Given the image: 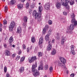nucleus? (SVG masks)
Wrapping results in <instances>:
<instances>
[{"label":"nucleus","mask_w":77,"mask_h":77,"mask_svg":"<svg viewBox=\"0 0 77 77\" xmlns=\"http://www.w3.org/2000/svg\"><path fill=\"white\" fill-rule=\"evenodd\" d=\"M25 59V57H22L20 59V62H22L24 61V60Z\"/></svg>","instance_id":"35"},{"label":"nucleus","mask_w":77,"mask_h":77,"mask_svg":"<svg viewBox=\"0 0 77 77\" xmlns=\"http://www.w3.org/2000/svg\"><path fill=\"white\" fill-rule=\"evenodd\" d=\"M44 66H43V65L42 64L40 65L38 67V70H41V69H43Z\"/></svg>","instance_id":"23"},{"label":"nucleus","mask_w":77,"mask_h":77,"mask_svg":"<svg viewBox=\"0 0 77 77\" xmlns=\"http://www.w3.org/2000/svg\"><path fill=\"white\" fill-rule=\"evenodd\" d=\"M42 56V53L39 52L38 53V56L39 57H41V56Z\"/></svg>","instance_id":"32"},{"label":"nucleus","mask_w":77,"mask_h":77,"mask_svg":"<svg viewBox=\"0 0 77 77\" xmlns=\"http://www.w3.org/2000/svg\"><path fill=\"white\" fill-rule=\"evenodd\" d=\"M42 9H43V8H42V7L41 5H40L38 7V10L39 12H40V13L39 14L40 15L41 14V12L42 11Z\"/></svg>","instance_id":"15"},{"label":"nucleus","mask_w":77,"mask_h":77,"mask_svg":"<svg viewBox=\"0 0 77 77\" xmlns=\"http://www.w3.org/2000/svg\"><path fill=\"white\" fill-rule=\"evenodd\" d=\"M8 11V6H5V13Z\"/></svg>","instance_id":"33"},{"label":"nucleus","mask_w":77,"mask_h":77,"mask_svg":"<svg viewBox=\"0 0 77 77\" xmlns=\"http://www.w3.org/2000/svg\"><path fill=\"white\" fill-rule=\"evenodd\" d=\"M15 23L14 22H11L10 23V25L9 26V30L10 31H12L13 30V28L15 27Z\"/></svg>","instance_id":"3"},{"label":"nucleus","mask_w":77,"mask_h":77,"mask_svg":"<svg viewBox=\"0 0 77 77\" xmlns=\"http://www.w3.org/2000/svg\"><path fill=\"white\" fill-rule=\"evenodd\" d=\"M20 56H17L15 59L16 60H18L20 59Z\"/></svg>","instance_id":"43"},{"label":"nucleus","mask_w":77,"mask_h":77,"mask_svg":"<svg viewBox=\"0 0 77 77\" xmlns=\"http://www.w3.org/2000/svg\"><path fill=\"white\" fill-rule=\"evenodd\" d=\"M51 42V41L49 40L48 42L49 45H48V48L47 49V51H50V50H51V48L52 47V46H51V45L50 43Z\"/></svg>","instance_id":"10"},{"label":"nucleus","mask_w":77,"mask_h":77,"mask_svg":"<svg viewBox=\"0 0 77 77\" xmlns=\"http://www.w3.org/2000/svg\"><path fill=\"white\" fill-rule=\"evenodd\" d=\"M71 51H70V54H73V55H75V52L74 51V46L73 45H72L71 46Z\"/></svg>","instance_id":"8"},{"label":"nucleus","mask_w":77,"mask_h":77,"mask_svg":"<svg viewBox=\"0 0 77 77\" xmlns=\"http://www.w3.org/2000/svg\"><path fill=\"white\" fill-rule=\"evenodd\" d=\"M60 37L59 36V33H57L56 34V39L57 40H58V39H59Z\"/></svg>","instance_id":"25"},{"label":"nucleus","mask_w":77,"mask_h":77,"mask_svg":"<svg viewBox=\"0 0 77 77\" xmlns=\"http://www.w3.org/2000/svg\"><path fill=\"white\" fill-rule=\"evenodd\" d=\"M60 21H63L64 20V19L63 18H62L60 19Z\"/></svg>","instance_id":"58"},{"label":"nucleus","mask_w":77,"mask_h":77,"mask_svg":"<svg viewBox=\"0 0 77 77\" xmlns=\"http://www.w3.org/2000/svg\"><path fill=\"white\" fill-rule=\"evenodd\" d=\"M4 70L5 72H7V67H6V66H5Z\"/></svg>","instance_id":"40"},{"label":"nucleus","mask_w":77,"mask_h":77,"mask_svg":"<svg viewBox=\"0 0 77 77\" xmlns=\"http://www.w3.org/2000/svg\"><path fill=\"white\" fill-rule=\"evenodd\" d=\"M61 4L59 2H57L56 3V6L57 9H59L60 8Z\"/></svg>","instance_id":"14"},{"label":"nucleus","mask_w":77,"mask_h":77,"mask_svg":"<svg viewBox=\"0 0 77 77\" xmlns=\"http://www.w3.org/2000/svg\"><path fill=\"white\" fill-rule=\"evenodd\" d=\"M22 51H20L19 52V54H21Z\"/></svg>","instance_id":"57"},{"label":"nucleus","mask_w":77,"mask_h":77,"mask_svg":"<svg viewBox=\"0 0 77 77\" xmlns=\"http://www.w3.org/2000/svg\"><path fill=\"white\" fill-rule=\"evenodd\" d=\"M53 23V22L51 20H49L48 22V23L49 25H51V24Z\"/></svg>","instance_id":"37"},{"label":"nucleus","mask_w":77,"mask_h":77,"mask_svg":"<svg viewBox=\"0 0 77 77\" xmlns=\"http://www.w3.org/2000/svg\"><path fill=\"white\" fill-rule=\"evenodd\" d=\"M28 19V18H27V17L26 16H25L23 17V21H24V22H27V20Z\"/></svg>","instance_id":"27"},{"label":"nucleus","mask_w":77,"mask_h":77,"mask_svg":"<svg viewBox=\"0 0 77 77\" xmlns=\"http://www.w3.org/2000/svg\"><path fill=\"white\" fill-rule=\"evenodd\" d=\"M27 52H29V48H27Z\"/></svg>","instance_id":"56"},{"label":"nucleus","mask_w":77,"mask_h":77,"mask_svg":"<svg viewBox=\"0 0 77 77\" xmlns=\"http://www.w3.org/2000/svg\"><path fill=\"white\" fill-rule=\"evenodd\" d=\"M31 41L33 43L35 42V37L33 36L32 37Z\"/></svg>","instance_id":"30"},{"label":"nucleus","mask_w":77,"mask_h":77,"mask_svg":"<svg viewBox=\"0 0 77 77\" xmlns=\"http://www.w3.org/2000/svg\"><path fill=\"white\" fill-rule=\"evenodd\" d=\"M35 7V5L33 4H32V5H31V8H33Z\"/></svg>","instance_id":"51"},{"label":"nucleus","mask_w":77,"mask_h":77,"mask_svg":"<svg viewBox=\"0 0 77 77\" xmlns=\"http://www.w3.org/2000/svg\"><path fill=\"white\" fill-rule=\"evenodd\" d=\"M2 23H0V27H2ZM0 31H2V28H0Z\"/></svg>","instance_id":"54"},{"label":"nucleus","mask_w":77,"mask_h":77,"mask_svg":"<svg viewBox=\"0 0 77 77\" xmlns=\"http://www.w3.org/2000/svg\"><path fill=\"white\" fill-rule=\"evenodd\" d=\"M44 77H47V75H45L44 76Z\"/></svg>","instance_id":"63"},{"label":"nucleus","mask_w":77,"mask_h":77,"mask_svg":"<svg viewBox=\"0 0 77 77\" xmlns=\"http://www.w3.org/2000/svg\"><path fill=\"white\" fill-rule=\"evenodd\" d=\"M4 46L5 47V48H7V45L6 43H5L4 44Z\"/></svg>","instance_id":"50"},{"label":"nucleus","mask_w":77,"mask_h":77,"mask_svg":"<svg viewBox=\"0 0 77 77\" xmlns=\"http://www.w3.org/2000/svg\"><path fill=\"white\" fill-rule=\"evenodd\" d=\"M26 22H24L23 24V26H24L25 27H26Z\"/></svg>","instance_id":"46"},{"label":"nucleus","mask_w":77,"mask_h":77,"mask_svg":"<svg viewBox=\"0 0 77 77\" xmlns=\"http://www.w3.org/2000/svg\"><path fill=\"white\" fill-rule=\"evenodd\" d=\"M22 29L20 27H19L17 28V33H20L21 32Z\"/></svg>","instance_id":"18"},{"label":"nucleus","mask_w":77,"mask_h":77,"mask_svg":"<svg viewBox=\"0 0 77 77\" xmlns=\"http://www.w3.org/2000/svg\"><path fill=\"white\" fill-rule=\"evenodd\" d=\"M23 50H25L26 48V45H23Z\"/></svg>","instance_id":"48"},{"label":"nucleus","mask_w":77,"mask_h":77,"mask_svg":"<svg viewBox=\"0 0 77 77\" xmlns=\"http://www.w3.org/2000/svg\"><path fill=\"white\" fill-rule=\"evenodd\" d=\"M31 29V27H29L28 28V29Z\"/></svg>","instance_id":"62"},{"label":"nucleus","mask_w":77,"mask_h":77,"mask_svg":"<svg viewBox=\"0 0 77 77\" xmlns=\"http://www.w3.org/2000/svg\"><path fill=\"white\" fill-rule=\"evenodd\" d=\"M69 3L70 5H73L74 4V0H72L71 1H70V2L69 1Z\"/></svg>","instance_id":"28"},{"label":"nucleus","mask_w":77,"mask_h":77,"mask_svg":"<svg viewBox=\"0 0 77 77\" xmlns=\"http://www.w3.org/2000/svg\"><path fill=\"white\" fill-rule=\"evenodd\" d=\"M29 14H31L32 13V10L31 9H29Z\"/></svg>","instance_id":"42"},{"label":"nucleus","mask_w":77,"mask_h":77,"mask_svg":"<svg viewBox=\"0 0 77 77\" xmlns=\"http://www.w3.org/2000/svg\"><path fill=\"white\" fill-rule=\"evenodd\" d=\"M17 7L19 9H21V8H22L23 7V4H18L17 5Z\"/></svg>","instance_id":"21"},{"label":"nucleus","mask_w":77,"mask_h":77,"mask_svg":"<svg viewBox=\"0 0 77 77\" xmlns=\"http://www.w3.org/2000/svg\"><path fill=\"white\" fill-rule=\"evenodd\" d=\"M50 6V3H47L45 5L44 8L46 10H49Z\"/></svg>","instance_id":"7"},{"label":"nucleus","mask_w":77,"mask_h":77,"mask_svg":"<svg viewBox=\"0 0 77 77\" xmlns=\"http://www.w3.org/2000/svg\"><path fill=\"white\" fill-rule=\"evenodd\" d=\"M5 54L6 56H10V52L8 50L5 51Z\"/></svg>","instance_id":"17"},{"label":"nucleus","mask_w":77,"mask_h":77,"mask_svg":"<svg viewBox=\"0 0 77 77\" xmlns=\"http://www.w3.org/2000/svg\"><path fill=\"white\" fill-rule=\"evenodd\" d=\"M74 28V25L73 24H71L70 26V28L68 29V30H67L66 32L67 33H71V30H72Z\"/></svg>","instance_id":"5"},{"label":"nucleus","mask_w":77,"mask_h":77,"mask_svg":"<svg viewBox=\"0 0 77 77\" xmlns=\"http://www.w3.org/2000/svg\"><path fill=\"white\" fill-rule=\"evenodd\" d=\"M3 23L4 24H7V22L6 21V20H4L3 21Z\"/></svg>","instance_id":"45"},{"label":"nucleus","mask_w":77,"mask_h":77,"mask_svg":"<svg viewBox=\"0 0 77 77\" xmlns=\"http://www.w3.org/2000/svg\"><path fill=\"white\" fill-rule=\"evenodd\" d=\"M45 32H46V30H45V29H43V32H42V34L43 35H44L45 33Z\"/></svg>","instance_id":"44"},{"label":"nucleus","mask_w":77,"mask_h":77,"mask_svg":"<svg viewBox=\"0 0 77 77\" xmlns=\"http://www.w3.org/2000/svg\"><path fill=\"white\" fill-rule=\"evenodd\" d=\"M36 57L35 56L34 57H32L31 58H28V61L29 63H32V62H33L34 61L36 60Z\"/></svg>","instance_id":"4"},{"label":"nucleus","mask_w":77,"mask_h":77,"mask_svg":"<svg viewBox=\"0 0 77 77\" xmlns=\"http://www.w3.org/2000/svg\"><path fill=\"white\" fill-rule=\"evenodd\" d=\"M49 28V26H48V25H47L45 26V28L44 29H45V30L46 29V30H48Z\"/></svg>","instance_id":"39"},{"label":"nucleus","mask_w":77,"mask_h":77,"mask_svg":"<svg viewBox=\"0 0 77 77\" xmlns=\"http://www.w3.org/2000/svg\"><path fill=\"white\" fill-rule=\"evenodd\" d=\"M69 72L68 70H67L66 72V73H67V74H68Z\"/></svg>","instance_id":"61"},{"label":"nucleus","mask_w":77,"mask_h":77,"mask_svg":"<svg viewBox=\"0 0 77 77\" xmlns=\"http://www.w3.org/2000/svg\"><path fill=\"white\" fill-rule=\"evenodd\" d=\"M56 50H55V49H54L51 52L52 55H55V54H56Z\"/></svg>","instance_id":"29"},{"label":"nucleus","mask_w":77,"mask_h":77,"mask_svg":"<svg viewBox=\"0 0 77 77\" xmlns=\"http://www.w3.org/2000/svg\"><path fill=\"white\" fill-rule=\"evenodd\" d=\"M68 3H64L63 4H62L61 5H63V6H65L66 9H67L68 10V9H69V8H69V6L68 5Z\"/></svg>","instance_id":"12"},{"label":"nucleus","mask_w":77,"mask_h":77,"mask_svg":"<svg viewBox=\"0 0 77 77\" xmlns=\"http://www.w3.org/2000/svg\"><path fill=\"white\" fill-rule=\"evenodd\" d=\"M66 41V40L65 39V38H62L61 39V44H62V45H63V44H64V43Z\"/></svg>","instance_id":"26"},{"label":"nucleus","mask_w":77,"mask_h":77,"mask_svg":"<svg viewBox=\"0 0 77 77\" xmlns=\"http://www.w3.org/2000/svg\"><path fill=\"white\" fill-rule=\"evenodd\" d=\"M43 42H44L43 37H40L39 39V43L42 44V43H43Z\"/></svg>","instance_id":"16"},{"label":"nucleus","mask_w":77,"mask_h":77,"mask_svg":"<svg viewBox=\"0 0 77 77\" xmlns=\"http://www.w3.org/2000/svg\"><path fill=\"white\" fill-rule=\"evenodd\" d=\"M70 76L71 77H74V74L72 73L71 75Z\"/></svg>","instance_id":"53"},{"label":"nucleus","mask_w":77,"mask_h":77,"mask_svg":"<svg viewBox=\"0 0 77 77\" xmlns=\"http://www.w3.org/2000/svg\"><path fill=\"white\" fill-rule=\"evenodd\" d=\"M26 8H27V9H28V8H29V3H27L26 4Z\"/></svg>","instance_id":"38"},{"label":"nucleus","mask_w":77,"mask_h":77,"mask_svg":"<svg viewBox=\"0 0 77 77\" xmlns=\"http://www.w3.org/2000/svg\"><path fill=\"white\" fill-rule=\"evenodd\" d=\"M76 2L77 3V0H75Z\"/></svg>","instance_id":"64"},{"label":"nucleus","mask_w":77,"mask_h":77,"mask_svg":"<svg viewBox=\"0 0 77 77\" xmlns=\"http://www.w3.org/2000/svg\"><path fill=\"white\" fill-rule=\"evenodd\" d=\"M58 65L59 66H61L62 68H65V64L61 62L60 61H58Z\"/></svg>","instance_id":"6"},{"label":"nucleus","mask_w":77,"mask_h":77,"mask_svg":"<svg viewBox=\"0 0 77 77\" xmlns=\"http://www.w3.org/2000/svg\"><path fill=\"white\" fill-rule=\"evenodd\" d=\"M75 17V14L74 13H72L71 14L70 18H74Z\"/></svg>","instance_id":"31"},{"label":"nucleus","mask_w":77,"mask_h":77,"mask_svg":"<svg viewBox=\"0 0 77 77\" xmlns=\"http://www.w3.org/2000/svg\"><path fill=\"white\" fill-rule=\"evenodd\" d=\"M12 47H15V45H12Z\"/></svg>","instance_id":"60"},{"label":"nucleus","mask_w":77,"mask_h":77,"mask_svg":"<svg viewBox=\"0 0 77 77\" xmlns=\"http://www.w3.org/2000/svg\"><path fill=\"white\" fill-rule=\"evenodd\" d=\"M15 2H16L15 0H11L10 2V4L11 5H14L15 3Z\"/></svg>","instance_id":"24"},{"label":"nucleus","mask_w":77,"mask_h":77,"mask_svg":"<svg viewBox=\"0 0 77 77\" xmlns=\"http://www.w3.org/2000/svg\"><path fill=\"white\" fill-rule=\"evenodd\" d=\"M20 72H23L24 71V67H21L20 69Z\"/></svg>","instance_id":"22"},{"label":"nucleus","mask_w":77,"mask_h":77,"mask_svg":"<svg viewBox=\"0 0 77 77\" xmlns=\"http://www.w3.org/2000/svg\"><path fill=\"white\" fill-rule=\"evenodd\" d=\"M63 14L64 15H67V13H66V12L64 11L63 12Z\"/></svg>","instance_id":"52"},{"label":"nucleus","mask_w":77,"mask_h":77,"mask_svg":"<svg viewBox=\"0 0 77 77\" xmlns=\"http://www.w3.org/2000/svg\"><path fill=\"white\" fill-rule=\"evenodd\" d=\"M59 59L60 60L62 63L65 64V63H66V59L64 58L63 57H59Z\"/></svg>","instance_id":"9"},{"label":"nucleus","mask_w":77,"mask_h":77,"mask_svg":"<svg viewBox=\"0 0 77 77\" xmlns=\"http://www.w3.org/2000/svg\"><path fill=\"white\" fill-rule=\"evenodd\" d=\"M49 69L50 70V72H52V71L53 70V67H50V68H49Z\"/></svg>","instance_id":"47"},{"label":"nucleus","mask_w":77,"mask_h":77,"mask_svg":"<svg viewBox=\"0 0 77 77\" xmlns=\"http://www.w3.org/2000/svg\"><path fill=\"white\" fill-rule=\"evenodd\" d=\"M6 77H11V76L9 75V73L8 72H7L6 74Z\"/></svg>","instance_id":"36"},{"label":"nucleus","mask_w":77,"mask_h":77,"mask_svg":"<svg viewBox=\"0 0 77 77\" xmlns=\"http://www.w3.org/2000/svg\"><path fill=\"white\" fill-rule=\"evenodd\" d=\"M38 48H35V51H38Z\"/></svg>","instance_id":"55"},{"label":"nucleus","mask_w":77,"mask_h":77,"mask_svg":"<svg viewBox=\"0 0 77 77\" xmlns=\"http://www.w3.org/2000/svg\"><path fill=\"white\" fill-rule=\"evenodd\" d=\"M51 30L50 29L49 30V31L48 32V35H49V36H50V35L51 34Z\"/></svg>","instance_id":"34"},{"label":"nucleus","mask_w":77,"mask_h":77,"mask_svg":"<svg viewBox=\"0 0 77 77\" xmlns=\"http://www.w3.org/2000/svg\"><path fill=\"white\" fill-rule=\"evenodd\" d=\"M49 36V35H46L45 36V41H48L49 40V38H50Z\"/></svg>","instance_id":"20"},{"label":"nucleus","mask_w":77,"mask_h":77,"mask_svg":"<svg viewBox=\"0 0 77 77\" xmlns=\"http://www.w3.org/2000/svg\"><path fill=\"white\" fill-rule=\"evenodd\" d=\"M71 22L72 23L74 24V26H76L77 25V22L75 21V18H72L71 21Z\"/></svg>","instance_id":"13"},{"label":"nucleus","mask_w":77,"mask_h":77,"mask_svg":"<svg viewBox=\"0 0 77 77\" xmlns=\"http://www.w3.org/2000/svg\"><path fill=\"white\" fill-rule=\"evenodd\" d=\"M69 0H61V4H63V3H69Z\"/></svg>","instance_id":"11"},{"label":"nucleus","mask_w":77,"mask_h":77,"mask_svg":"<svg viewBox=\"0 0 77 77\" xmlns=\"http://www.w3.org/2000/svg\"><path fill=\"white\" fill-rule=\"evenodd\" d=\"M32 15L33 17L35 16V20H37L38 21L40 22L41 21L42 18L41 17V14L39 15V13H36L35 11H34L32 12Z\"/></svg>","instance_id":"2"},{"label":"nucleus","mask_w":77,"mask_h":77,"mask_svg":"<svg viewBox=\"0 0 77 77\" xmlns=\"http://www.w3.org/2000/svg\"><path fill=\"white\" fill-rule=\"evenodd\" d=\"M13 41H14V39H13V37L11 36L10 37L9 40V42L10 43H12Z\"/></svg>","instance_id":"19"},{"label":"nucleus","mask_w":77,"mask_h":77,"mask_svg":"<svg viewBox=\"0 0 77 77\" xmlns=\"http://www.w3.org/2000/svg\"><path fill=\"white\" fill-rule=\"evenodd\" d=\"M36 67H37V63L35 62V64L32 65V71L34 72L33 75L35 77H36L40 74V73L38 71V70L36 69Z\"/></svg>","instance_id":"1"},{"label":"nucleus","mask_w":77,"mask_h":77,"mask_svg":"<svg viewBox=\"0 0 77 77\" xmlns=\"http://www.w3.org/2000/svg\"><path fill=\"white\" fill-rule=\"evenodd\" d=\"M16 55V54H14L12 55V57L13 58H14L15 57Z\"/></svg>","instance_id":"49"},{"label":"nucleus","mask_w":77,"mask_h":77,"mask_svg":"<svg viewBox=\"0 0 77 77\" xmlns=\"http://www.w3.org/2000/svg\"><path fill=\"white\" fill-rule=\"evenodd\" d=\"M45 69H48V66L47 65H45Z\"/></svg>","instance_id":"41"},{"label":"nucleus","mask_w":77,"mask_h":77,"mask_svg":"<svg viewBox=\"0 0 77 77\" xmlns=\"http://www.w3.org/2000/svg\"><path fill=\"white\" fill-rule=\"evenodd\" d=\"M54 41L55 40L54 39H53L52 40V43H54Z\"/></svg>","instance_id":"59"}]
</instances>
